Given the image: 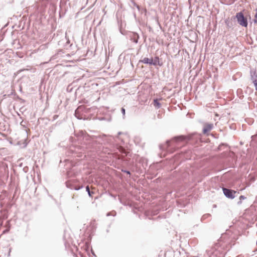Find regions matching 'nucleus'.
Wrapping results in <instances>:
<instances>
[{"label":"nucleus","instance_id":"7ed1b4c3","mask_svg":"<svg viewBox=\"0 0 257 257\" xmlns=\"http://www.w3.org/2000/svg\"><path fill=\"white\" fill-rule=\"evenodd\" d=\"M195 135V134H192L188 136H179L177 137H174L172 139V141H176V142H180V141H183L185 140L189 141L191 139V138H193V137Z\"/></svg>","mask_w":257,"mask_h":257},{"label":"nucleus","instance_id":"2eb2a0df","mask_svg":"<svg viewBox=\"0 0 257 257\" xmlns=\"http://www.w3.org/2000/svg\"><path fill=\"white\" fill-rule=\"evenodd\" d=\"M254 22L255 23L257 24V12L255 14V16H254Z\"/></svg>","mask_w":257,"mask_h":257},{"label":"nucleus","instance_id":"6e6552de","mask_svg":"<svg viewBox=\"0 0 257 257\" xmlns=\"http://www.w3.org/2000/svg\"><path fill=\"white\" fill-rule=\"evenodd\" d=\"M211 214H209V213H206V214H204L202 217H201V220L202 221H203L204 220L207 219V218H209L211 217Z\"/></svg>","mask_w":257,"mask_h":257},{"label":"nucleus","instance_id":"4468645a","mask_svg":"<svg viewBox=\"0 0 257 257\" xmlns=\"http://www.w3.org/2000/svg\"><path fill=\"white\" fill-rule=\"evenodd\" d=\"M121 112L122 114V115H123V118H124L125 117V109L123 108V107H122L121 108Z\"/></svg>","mask_w":257,"mask_h":257},{"label":"nucleus","instance_id":"39448f33","mask_svg":"<svg viewBox=\"0 0 257 257\" xmlns=\"http://www.w3.org/2000/svg\"><path fill=\"white\" fill-rule=\"evenodd\" d=\"M214 126L212 123H205L203 128L202 132L204 134H207V133L212 130Z\"/></svg>","mask_w":257,"mask_h":257},{"label":"nucleus","instance_id":"f3484780","mask_svg":"<svg viewBox=\"0 0 257 257\" xmlns=\"http://www.w3.org/2000/svg\"><path fill=\"white\" fill-rule=\"evenodd\" d=\"M170 142H171V141H170V140H168L167 141H166V144L167 145V147H168L170 146Z\"/></svg>","mask_w":257,"mask_h":257},{"label":"nucleus","instance_id":"423d86ee","mask_svg":"<svg viewBox=\"0 0 257 257\" xmlns=\"http://www.w3.org/2000/svg\"><path fill=\"white\" fill-rule=\"evenodd\" d=\"M140 62L143 63L144 64H148L150 65H152L153 63V59H149L148 58H144L143 60H140Z\"/></svg>","mask_w":257,"mask_h":257},{"label":"nucleus","instance_id":"20e7f679","mask_svg":"<svg viewBox=\"0 0 257 257\" xmlns=\"http://www.w3.org/2000/svg\"><path fill=\"white\" fill-rule=\"evenodd\" d=\"M89 138H90L91 140L95 141L96 142H98L100 144L108 143V141L105 140V139L106 138V136L105 135L103 136H93L89 137Z\"/></svg>","mask_w":257,"mask_h":257},{"label":"nucleus","instance_id":"0eeeda50","mask_svg":"<svg viewBox=\"0 0 257 257\" xmlns=\"http://www.w3.org/2000/svg\"><path fill=\"white\" fill-rule=\"evenodd\" d=\"M153 63L152 65L154 66H156L157 65H161L159 64V58L158 57H155L154 59H153Z\"/></svg>","mask_w":257,"mask_h":257},{"label":"nucleus","instance_id":"dca6fc26","mask_svg":"<svg viewBox=\"0 0 257 257\" xmlns=\"http://www.w3.org/2000/svg\"><path fill=\"white\" fill-rule=\"evenodd\" d=\"M122 171L124 173H126L127 174H131V172L127 170H122Z\"/></svg>","mask_w":257,"mask_h":257},{"label":"nucleus","instance_id":"f8f14e48","mask_svg":"<svg viewBox=\"0 0 257 257\" xmlns=\"http://www.w3.org/2000/svg\"><path fill=\"white\" fill-rule=\"evenodd\" d=\"M134 38L133 39V41L135 43H137L138 42L139 38V35L137 34H134Z\"/></svg>","mask_w":257,"mask_h":257},{"label":"nucleus","instance_id":"a211bd4d","mask_svg":"<svg viewBox=\"0 0 257 257\" xmlns=\"http://www.w3.org/2000/svg\"><path fill=\"white\" fill-rule=\"evenodd\" d=\"M160 147L161 149H162L163 148V146L161 145Z\"/></svg>","mask_w":257,"mask_h":257},{"label":"nucleus","instance_id":"1a4fd4ad","mask_svg":"<svg viewBox=\"0 0 257 257\" xmlns=\"http://www.w3.org/2000/svg\"><path fill=\"white\" fill-rule=\"evenodd\" d=\"M154 105L157 108H159L161 106V103L158 101L157 99L154 100Z\"/></svg>","mask_w":257,"mask_h":257},{"label":"nucleus","instance_id":"9d476101","mask_svg":"<svg viewBox=\"0 0 257 257\" xmlns=\"http://www.w3.org/2000/svg\"><path fill=\"white\" fill-rule=\"evenodd\" d=\"M252 82L255 86V89L257 91V76L255 78L252 77Z\"/></svg>","mask_w":257,"mask_h":257},{"label":"nucleus","instance_id":"9b49d317","mask_svg":"<svg viewBox=\"0 0 257 257\" xmlns=\"http://www.w3.org/2000/svg\"><path fill=\"white\" fill-rule=\"evenodd\" d=\"M86 191L88 193V194L89 195V197H91L92 196V194H93V192H91L90 189H89V186H87L86 187Z\"/></svg>","mask_w":257,"mask_h":257},{"label":"nucleus","instance_id":"ddd939ff","mask_svg":"<svg viewBox=\"0 0 257 257\" xmlns=\"http://www.w3.org/2000/svg\"><path fill=\"white\" fill-rule=\"evenodd\" d=\"M245 199H246V197L245 196H244L243 195L240 196V197H239V201L237 202V204H241L242 200H244Z\"/></svg>","mask_w":257,"mask_h":257},{"label":"nucleus","instance_id":"f03ea898","mask_svg":"<svg viewBox=\"0 0 257 257\" xmlns=\"http://www.w3.org/2000/svg\"><path fill=\"white\" fill-rule=\"evenodd\" d=\"M222 190L225 197L231 199H234L236 196V194L239 193L234 190L226 188H223Z\"/></svg>","mask_w":257,"mask_h":257},{"label":"nucleus","instance_id":"f257e3e1","mask_svg":"<svg viewBox=\"0 0 257 257\" xmlns=\"http://www.w3.org/2000/svg\"><path fill=\"white\" fill-rule=\"evenodd\" d=\"M236 18L238 23L241 26L246 27L247 26V20L244 17L242 12L237 13L236 14Z\"/></svg>","mask_w":257,"mask_h":257}]
</instances>
